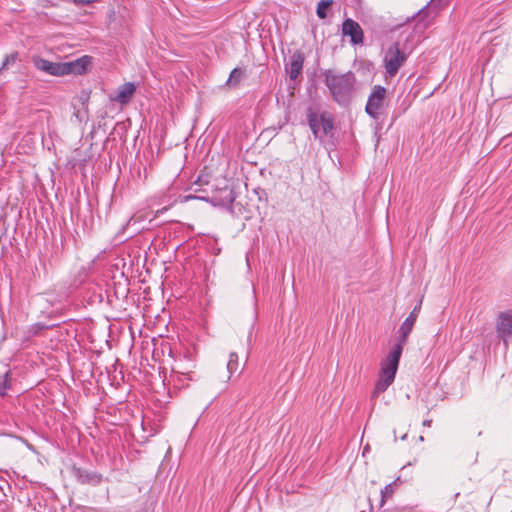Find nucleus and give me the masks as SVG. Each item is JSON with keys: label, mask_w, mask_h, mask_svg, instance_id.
I'll use <instances>...</instances> for the list:
<instances>
[{"label": "nucleus", "mask_w": 512, "mask_h": 512, "mask_svg": "<svg viewBox=\"0 0 512 512\" xmlns=\"http://www.w3.org/2000/svg\"><path fill=\"white\" fill-rule=\"evenodd\" d=\"M32 61L34 66L38 70L45 72L49 75H82L89 70L92 64V57L85 55L69 62H51L39 56H35L33 57Z\"/></svg>", "instance_id": "1"}, {"label": "nucleus", "mask_w": 512, "mask_h": 512, "mask_svg": "<svg viewBox=\"0 0 512 512\" xmlns=\"http://www.w3.org/2000/svg\"><path fill=\"white\" fill-rule=\"evenodd\" d=\"M355 76L352 72L337 74L332 70L325 72V83L333 99L338 103H346L355 85Z\"/></svg>", "instance_id": "2"}, {"label": "nucleus", "mask_w": 512, "mask_h": 512, "mask_svg": "<svg viewBox=\"0 0 512 512\" xmlns=\"http://www.w3.org/2000/svg\"><path fill=\"white\" fill-rule=\"evenodd\" d=\"M387 91L384 87L376 85L368 97L365 111L373 119H377L385 106Z\"/></svg>", "instance_id": "3"}, {"label": "nucleus", "mask_w": 512, "mask_h": 512, "mask_svg": "<svg viewBox=\"0 0 512 512\" xmlns=\"http://www.w3.org/2000/svg\"><path fill=\"white\" fill-rule=\"evenodd\" d=\"M406 60V55L400 50L399 45L393 44L388 48L384 57V66L389 77H393Z\"/></svg>", "instance_id": "4"}, {"label": "nucleus", "mask_w": 512, "mask_h": 512, "mask_svg": "<svg viewBox=\"0 0 512 512\" xmlns=\"http://www.w3.org/2000/svg\"><path fill=\"white\" fill-rule=\"evenodd\" d=\"M403 350L401 346H395L381 363L379 377L395 379L399 360Z\"/></svg>", "instance_id": "5"}, {"label": "nucleus", "mask_w": 512, "mask_h": 512, "mask_svg": "<svg viewBox=\"0 0 512 512\" xmlns=\"http://www.w3.org/2000/svg\"><path fill=\"white\" fill-rule=\"evenodd\" d=\"M496 332L507 346L512 341V311L501 312L497 316Z\"/></svg>", "instance_id": "6"}, {"label": "nucleus", "mask_w": 512, "mask_h": 512, "mask_svg": "<svg viewBox=\"0 0 512 512\" xmlns=\"http://www.w3.org/2000/svg\"><path fill=\"white\" fill-rule=\"evenodd\" d=\"M343 36H349L353 44L363 43L364 34L361 26L353 19H346L342 24Z\"/></svg>", "instance_id": "7"}, {"label": "nucleus", "mask_w": 512, "mask_h": 512, "mask_svg": "<svg viewBox=\"0 0 512 512\" xmlns=\"http://www.w3.org/2000/svg\"><path fill=\"white\" fill-rule=\"evenodd\" d=\"M416 320L417 317L415 316V313H410L409 316L403 321L398 330L399 339L396 346H401L403 349L404 345L408 341L409 334L411 333Z\"/></svg>", "instance_id": "8"}, {"label": "nucleus", "mask_w": 512, "mask_h": 512, "mask_svg": "<svg viewBox=\"0 0 512 512\" xmlns=\"http://www.w3.org/2000/svg\"><path fill=\"white\" fill-rule=\"evenodd\" d=\"M135 90L136 87L133 83L126 82L119 87L117 95L112 100L120 104H126L134 95Z\"/></svg>", "instance_id": "9"}, {"label": "nucleus", "mask_w": 512, "mask_h": 512, "mask_svg": "<svg viewBox=\"0 0 512 512\" xmlns=\"http://www.w3.org/2000/svg\"><path fill=\"white\" fill-rule=\"evenodd\" d=\"M304 63V55L300 51H296L292 57L287 69L291 79H296L301 73Z\"/></svg>", "instance_id": "10"}, {"label": "nucleus", "mask_w": 512, "mask_h": 512, "mask_svg": "<svg viewBox=\"0 0 512 512\" xmlns=\"http://www.w3.org/2000/svg\"><path fill=\"white\" fill-rule=\"evenodd\" d=\"M417 16H418V21L415 25V29H420V31L423 32L425 29H427L432 24V21L428 20L430 13H429L427 6L422 8L421 10H419L417 13Z\"/></svg>", "instance_id": "11"}, {"label": "nucleus", "mask_w": 512, "mask_h": 512, "mask_svg": "<svg viewBox=\"0 0 512 512\" xmlns=\"http://www.w3.org/2000/svg\"><path fill=\"white\" fill-rule=\"evenodd\" d=\"M394 382L392 379L378 377L375 387L372 392V398L378 397L380 394L385 392L387 388Z\"/></svg>", "instance_id": "12"}, {"label": "nucleus", "mask_w": 512, "mask_h": 512, "mask_svg": "<svg viewBox=\"0 0 512 512\" xmlns=\"http://www.w3.org/2000/svg\"><path fill=\"white\" fill-rule=\"evenodd\" d=\"M238 368V356L235 353H231L229 356V361L227 363L228 375L226 377V381L230 379L233 372H235Z\"/></svg>", "instance_id": "13"}, {"label": "nucleus", "mask_w": 512, "mask_h": 512, "mask_svg": "<svg viewBox=\"0 0 512 512\" xmlns=\"http://www.w3.org/2000/svg\"><path fill=\"white\" fill-rule=\"evenodd\" d=\"M331 0H321L317 6V16L320 19H324L326 17V11L331 6Z\"/></svg>", "instance_id": "14"}, {"label": "nucleus", "mask_w": 512, "mask_h": 512, "mask_svg": "<svg viewBox=\"0 0 512 512\" xmlns=\"http://www.w3.org/2000/svg\"><path fill=\"white\" fill-rule=\"evenodd\" d=\"M242 76H243V71L241 69H239V68L233 69L230 74V77L227 81V84L236 86L240 82Z\"/></svg>", "instance_id": "15"}, {"label": "nucleus", "mask_w": 512, "mask_h": 512, "mask_svg": "<svg viewBox=\"0 0 512 512\" xmlns=\"http://www.w3.org/2000/svg\"><path fill=\"white\" fill-rule=\"evenodd\" d=\"M91 91H81L77 96V101L84 107L85 111H88V102L90 99Z\"/></svg>", "instance_id": "16"}, {"label": "nucleus", "mask_w": 512, "mask_h": 512, "mask_svg": "<svg viewBox=\"0 0 512 512\" xmlns=\"http://www.w3.org/2000/svg\"><path fill=\"white\" fill-rule=\"evenodd\" d=\"M18 59V53L14 52L7 55L3 61L1 69L7 68L9 65L14 64Z\"/></svg>", "instance_id": "17"}, {"label": "nucleus", "mask_w": 512, "mask_h": 512, "mask_svg": "<svg viewBox=\"0 0 512 512\" xmlns=\"http://www.w3.org/2000/svg\"><path fill=\"white\" fill-rule=\"evenodd\" d=\"M96 1L97 0H74V3L77 5H88Z\"/></svg>", "instance_id": "18"}, {"label": "nucleus", "mask_w": 512, "mask_h": 512, "mask_svg": "<svg viewBox=\"0 0 512 512\" xmlns=\"http://www.w3.org/2000/svg\"><path fill=\"white\" fill-rule=\"evenodd\" d=\"M420 309H421V304L415 306L414 309L410 313H415V316L418 318Z\"/></svg>", "instance_id": "19"}, {"label": "nucleus", "mask_w": 512, "mask_h": 512, "mask_svg": "<svg viewBox=\"0 0 512 512\" xmlns=\"http://www.w3.org/2000/svg\"><path fill=\"white\" fill-rule=\"evenodd\" d=\"M415 16L411 17V18H407L406 22H409L411 21L412 19H414Z\"/></svg>", "instance_id": "20"}]
</instances>
